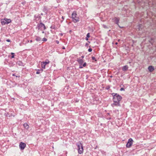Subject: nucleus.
Returning a JSON list of instances; mask_svg holds the SVG:
<instances>
[{"instance_id":"obj_34","label":"nucleus","mask_w":156,"mask_h":156,"mask_svg":"<svg viewBox=\"0 0 156 156\" xmlns=\"http://www.w3.org/2000/svg\"><path fill=\"white\" fill-rule=\"evenodd\" d=\"M32 42H33V41H32V40H30V42L31 43H32Z\"/></svg>"},{"instance_id":"obj_33","label":"nucleus","mask_w":156,"mask_h":156,"mask_svg":"<svg viewBox=\"0 0 156 156\" xmlns=\"http://www.w3.org/2000/svg\"><path fill=\"white\" fill-rule=\"evenodd\" d=\"M81 58H84V56L83 55H82V56H81Z\"/></svg>"},{"instance_id":"obj_12","label":"nucleus","mask_w":156,"mask_h":156,"mask_svg":"<svg viewBox=\"0 0 156 156\" xmlns=\"http://www.w3.org/2000/svg\"><path fill=\"white\" fill-rule=\"evenodd\" d=\"M23 126L24 127V128L27 129H28L29 128V125L26 123H25L24 124Z\"/></svg>"},{"instance_id":"obj_36","label":"nucleus","mask_w":156,"mask_h":156,"mask_svg":"<svg viewBox=\"0 0 156 156\" xmlns=\"http://www.w3.org/2000/svg\"><path fill=\"white\" fill-rule=\"evenodd\" d=\"M42 33H44V31H43L42 32Z\"/></svg>"},{"instance_id":"obj_19","label":"nucleus","mask_w":156,"mask_h":156,"mask_svg":"<svg viewBox=\"0 0 156 156\" xmlns=\"http://www.w3.org/2000/svg\"><path fill=\"white\" fill-rule=\"evenodd\" d=\"M149 71L150 72H152L154 69H148Z\"/></svg>"},{"instance_id":"obj_37","label":"nucleus","mask_w":156,"mask_h":156,"mask_svg":"<svg viewBox=\"0 0 156 156\" xmlns=\"http://www.w3.org/2000/svg\"><path fill=\"white\" fill-rule=\"evenodd\" d=\"M115 44H118V43L117 42H116V43H115Z\"/></svg>"},{"instance_id":"obj_41","label":"nucleus","mask_w":156,"mask_h":156,"mask_svg":"<svg viewBox=\"0 0 156 156\" xmlns=\"http://www.w3.org/2000/svg\"><path fill=\"white\" fill-rule=\"evenodd\" d=\"M88 43H90V41H88Z\"/></svg>"},{"instance_id":"obj_16","label":"nucleus","mask_w":156,"mask_h":156,"mask_svg":"<svg viewBox=\"0 0 156 156\" xmlns=\"http://www.w3.org/2000/svg\"><path fill=\"white\" fill-rule=\"evenodd\" d=\"M1 23L2 25H5L6 24V22L5 20L2 21H1Z\"/></svg>"},{"instance_id":"obj_3","label":"nucleus","mask_w":156,"mask_h":156,"mask_svg":"<svg viewBox=\"0 0 156 156\" xmlns=\"http://www.w3.org/2000/svg\"><path fill=\"white\" fill-rule=\"evenodd\" d=\"M77 61L79 64L80 66L79 68H82L83 67H84L86 66V62H83V60L80 58H77Z\"/></svg>"},{"instance_id":"obj_27","label":"nucleus","mask_w":156,"mask_h":156,"mask_svg":"<svg viewBox=\"0 0 156 156\" xmlns=\"http://www.w3.org/2000/svg\"><path fill=\"white\" fill-rule=\"evenodd\" d=\"M128 67L127 66H124L123 67V68H124V69H125V68H127Z\"/></svg>"},{"instance_id":"obj_14","label":"nucleus","mask_w":156,"mask_h":156,"mask_svg":"<svg viewBox=\"0 0 156 156\" xmlns=\"http://www.w3.org/2000/svg\"><path fill=\"white\" fill-rule=\"evenodd\" d=\"M42 71V69H40L38 70V71L36 73L37 74H39L40 73H41Z\"/></svg>"},{"instance_id":"obj_28","label":"nucleus","mask_w":156,"mask_h":156,"mask_svg":"<svg viewBox=\"0 0 156 156\" xmlns=\"http://www.w3.org/2000/svg\"><path fill=\"white\" fill-rule=\"evenodd\" d=\"M56 43L57 44H59V41H58V40H56Z\"/></svg>"},{"instance_id":"obj_35","label":"nucleus","mask_w":156,"mask_h":156,"mask_svg":"<svg viewBox=\"0 0 156 156\" xmlns=\"http://www.w3.org/2000/svg\"><path fill=\"white\" fill-rule=\"evenodd\" d=\"M62 48L63 49H65V48L64 47H63Z\"/></svg>"},{"instance_id":"obj_30","label":"nucleus","mask_w":156,"mask_h":156,"mask_svg":"<svg viewBox=\"0 0 156 156\" xmlns=\"http://www.w3.org/2000/svg\"><path fill=\"white\" fill-rule=\"evenodd\" d=\"M88 45L89 44L87 43H86L85 44V46L86 47H87L88 46Z\"/></svg>"},{"instance_id":"obj_23","label":"nucleus","mask_w":156,"mask_h":156,"mask_svg":"<svg viewBox=\"0 0 156 156\" xmlns=\"http://www.w3.org/2000/svg\"><path fill=\"white\" fill-rule=\"evenodd\" d=\"M55 26H51L50 27V28L51 29H55Z\"/></svg>"},{"instance_id":"obj_13","label":"nucleus","mask_w":156,"mask_h":156,"mask_svg":"<svg viewBox=\"0 0 156 156\" xmlns=\"http://www.w3.org/2000/svg\"><path fill=\"white\" fill-rule=\"evenodd\" d=\"M36 37L35 40L37 41H40L41 40V38L40 37L38 36H36Z\"/></svg>"},{"instance_id":"obj_15","label":"nucleus","mask_w":156,"mask_h":156,"mask_svg":"<svg viewBox=\"0 0 156 156\" xmlns=\"http://www.w3.org/2000/svg\"><path fill=\"white\" fill-rule=\"evenodd\" d=\"M142 26L141 24H139L138 26V29H139V30H140L141 29V27H142Z\"/></svg>"},{"instance_id":"obj_4","label":"nucleus","mask_w":156,"mask_h":156,"mask_svg":"<svg viewBox=\"0 0 156 156\" xmlns=\"http://www.w3.org/2000/svg\"><path fill=\"white\" fill-rule=\"evenodd\" d=\"M76 144L78 148V153L80 154L82 153L83 151V145L80 142L77 143Z\"/></svg>"},{"instance_id":"obj_29","label":"nucleus","mask_w":156,"mask_h":156,"mask_svg":"<svg viewBox=\"0 0 156 156\" xmlns=\"http://www.w3.org/2000/svg\"><path fill=\"white\" fill-rule=\"evenodd\" d=\"M6 41H7V42H10V40L9 39H7Z\"/></svg>"},{"instance_id":"obj_10","label":"nucleus","mask_w":156,"mask_h":156,"mask_svg":"<svg viewBox=\"0 0 156 156\" xmlns=\"http://www.w3.org/2000/svg\"><path fill=\"white\" fill-rule=\"evenodd\" d=\"M114 103L112 104V106H113L114 105H115L116 106H120V104L119 102L116 101V102H114Z\"/></svg>"},{"instance_id":"obj_18","label":"nucleus","mask_w":156,"mask_h":156,"mask_svg":"<svg viewBox=\"0 0 156 156\" xmlns=\"http://www.w3.org/2000/svg\"><path fill=\"white\" fill-rule=\"evenodd\" d=\"M47 39L46 38H44L42 39V41H47Z\"/></svg>"},{"instance_id":"obj_32","label":"nucleus","mask_w":156,"mask_h":156,"mask_svg":"<svg viewBox=\"0 0 156 156\" xmlns=\"http://www.w3.org/2000/svg\"><path fill=\"white\" fill-rule=\"evenodd\" d=\"M123 69L124 71H126L127 69Z\"/></svg>"},{"instance_id":"obj_40","label":"nucleus","mask_w":156,"mask_h":156,"mask_svg":"<svg viewBox=\"0 0 156 156\" xmlns=\"http://www.w3.org/2000/svg\"><path fill=\"white\" fill-rule=\"evenodd\" d=\"M106 27V26H105L104 25V27Z\"/></svg>"},{"instance_id":"obj_25","label":"nucleus","mask_w":156,"mask_h":156,"mask_svg":"<svg viewBox=\"0 0 156 156\" xmlns=\"http://www.w3.org/2000/svg\"><path fill=\"white\" fill-rule=\"evenodd\" d=\"M153 40V38H151L150 39V40H149V41L151 42V43H152L151 41Z\"/></svg>"},{"instance_id":"obj_22","label":"nucleus","mask_w":156,"mask_h":156,"mask_svg":"<svg viewBox=\"0 0 156 156\" xmlns=\"http://www.w3.org/2000/svg\"><path fill=\"white\" fill-rule=\"evenodd\" d=\"M90 37V33H88V34H87V37Z\"/></svg>"},{"instance_id":"obj_42","label":"nucleus","mask_w":156,"mask_h":156,"mask_svg":"<svg viewBox=\"0 0 156 156\" xmlns=\"http://www.w3.org/2000/svg\"><path fill=\"white\" fill-rule=\"evenodd\" d=\"M97 147H96L95 148V149H96V148H97Z\"/></svg>"},{"instance_id":"obj_20","label":"nucleus","mask_w":156,"mask_h":156,"mask_svg":"<svg viewBox=\"0 0 156 156\" xmlns=\"http://www.w3.org/2000/svg\"><path fill=\"white\" fill-rule=\"evenodd\" d=\"M92 59L93 60H95V61H96V60L95 59V58L94 56H92Z\"/></svg>"},{"instance_id":"obj_8","label":"nucleus","mask_w":156,"mask_h":156,"mask_svg":"<svg viewBox=\"0 0 156 156\" xmlns=\"http://www.w3.org/2000/svg\"><path fill=\"white\" fill-rule=\"evenodd\" d=\"M113 20H114V22L115 24H117L120 28H122L119 26V24L120 19L119 18L115 17Z\"/></svg>"},{"instance_id":"obj_1","label":"nucleus","mask_w":156,"mask_h":156,"mask_svg":"<svg viewBox=\"0 0 156 156\" xmlns=\"http://www.w3.org/2000/svg\"><path fill=\"white\" fill-rule=\"evenodd\" d=\"M72 18L73 22L76 23L79 21V18L76 11L73 12L72 14Z\"/></svg>"},{"instance_id":"obj_11","label":"nucleus","mask_w":156,"mask_h":156,"mask_svg":"<svg viewBox=\"0 0 156 156\" xmlns=\"http://www.w3.org/2000/svg\"><path fill=\"white\" fill-rule=\"evenodd\" d=\"M4 20H5V22H6V24L10 23L11 21V20L10 19H7L6 18Z\"/></svg>"},{"instance_id":"obj_24","label":"nucleus","mask_w":156,"mask_h":156,"mask_svg":"<svg viewBox=\"0 0 156 156\" xmlns=\"http://www.w3.org/2000/svg\"><path fill=\"white\" fill-rule=\"evenodd\" d=\"M148 69H149V68H153V66H149L148 67Z\"/></svg>"},{"instance_id":"obj_2","label":"nucleus","mask_w":156,"mask_h":156,"mask_svg":"<svg viewBox=\"0 0 156 156\" xmlns=\"http://www.w3.org/2000/svg\"><path fill=\"white\" fill-rule=\"evenodd\" d=\"M113 96V100L114 102L119 101L121 100L122 97L116 93H113L112 94Z\"/></svg>"},{"instance_id":"obj_9","label":"nucleus","mask_w":156,"mask_h":156,"mask_svg":"<svg viewBox=\"0 0 156 156\" xmlns=\"http://www.w3.org/2000/svg\"><path fill=\"white\" fill-rule=\"evenodd\" d=\"M26 144L25 143L21 142L20 145L19 147L21 150H23L25 147Z\"/></svg>"},{"instance_id":"obj_39","label":"nucleus","mask_w":156,"mask_h":156,"mask_svg":"<svg viewBox=\"0 0 156 156\" xmlns=\"http://www.w3.org/2000/svg\"><path fill=\"white\" fill-rule=\"evenodd\" d=\"M21 63V62H19V63H18V64H19L20 65V63Z\"/></svg>"},{"instance_id":"obj_7","label":"nucleus","mask_w":156,"mask_h":156,"mask_svg":"<svg viewBox=\"0 0 156 156\" xmlns=\"http://www.w3.org/2000/svg\"><path fill=\"white\" fill-rule=\"evenodd\" d=\"M133 140L132 138H130L126 144V147H130L133 144Z\"/></svg>"},{"instance_id":"obj_38","label":"nucleus","mask_w":156,"mask_h":156,"mask_svg":"<svg viewBox=\"0 0 156 156\" xmlns=\"http://www.w3.org/2000/svg\"><path fill=\"white\" fill-rule=\"evenodd\" d=\"M62 19H64V17H63V16H62Z\"/></svg>"},{"instance_id":"obj_31","label":"nucleus","mask_w":156,"mask_h":156,"mask_svg":"<svg viewBox=\"0 0 156 156\" xmlns=\"http://www.w3.org/2000/svg\"><path fill=\"white\" fill-rule=\"evenodd\" d=\"M89 37H86V40L87 41L88 40V38Z\"/></svg>"},{"instance_id":"obj_17","label":"nucleus","mask_w":156,"mask_h":156,"mask_svg":"<svg viewBox=\"0 0 156 156\" xmlns=\"http://www.w3.org/2000/svg\"><path fill=\"white\" fill-rule=\"evenodd\" d=\"M11 54L12 55L11 58H14L15 54L13 53L12 52Z\"/></svg>"},{"instance_id":"obj_21","label":"nucleus","mask_w":156,"mask_h":156,"mask_svg":"<svg viewBox=\"0 0 156 156\" xmlns=\"http://www.w3.org/2000/svg\"><path fill=\"white\" fill-rule=\"evenodd\" d=\"M92 51V49L91 48H89L88 49V51L89 52H91Z\"/></svg>"},{"instance_id":"obj_5","label":"nucleus","mask_w":156,"mask_h":156,"mask_svg":"<svg viewBox=\"0 0 156 156\" xmlns=\"http://www.w3.org/2000/svg\"><path fill=\"white\" fill-rule=\"evenodd\" d=\"M37 27H38V29L41 30H45L46 28L44 24L42 23H40L37 25Z\"/></svg>"},{"instance_id":"obj_6","label":"nucleus","mask_w":156,"mask_h":156,"mask_svg":"<svg viewBox=\"0 0 156 156\" xmlns=\"http://www.w3.org/2000/svg\"><path fill=\"white\" fill-rule=\"evenodd\" d=\"M50 62L48 60H46L44 62H42L41 63L42 68H45V66L48 64Z\"/></svg>"},{"instance_id":"obj_26","label":"nucleus","mask_w":156,"mask_h":156,"mask_svg":"<svg viewBox=\"0 0 156 156\" xmlns=\"http://www.w3.org/2000/svg\"><path fill=\"white\" fill-rule=\"evenodd\" d=\"M120 90L121 91H122V90H124V88H121L120 89Z\"/></svg>"}]
</instances>
